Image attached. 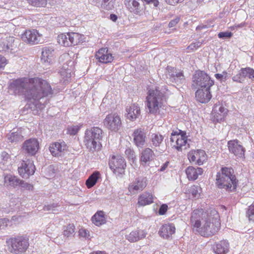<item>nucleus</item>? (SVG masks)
Masks as SVG:
<instances>
[{"mask_svg":"<svg viewBox=\"0 0 254 254\" xmlns=\"http://www.w3.org/2000/svg\"><path fill=\"white\" fill-rule=\"evenodd\" d=\"M10 94L23 95L28 100H33L37 109L42 110L47 101L43 103L41 100L46 97H51L53 91L50 84L42 78H23L13 81L9 85Z\"/></svg>","mask_w":254,"mask_h":254,"instance_id":"obj_1","label":"nucleus"},{"mask_svg":"<svg viewBox=\"0 0 254 254\" xmlns=\"http://www.w3.org/2000/svg\"><path fill=\"white\" fill-rule=\"evenodd\" d=\"M191 227L203 237H209L216 233L220 227L219 215L215 209L203 212L195 209L190 217Z\"/></svg>","mask_w":254,"mask_h":254,"instance_id":"obj_2","label":"nucleus"},{"mask_svg":"<svg viewBox=\"0 0 254 254\" xmlns=\"http://www.w3.org/2000/svg\"><path fill=\"white\" fill-rule=\"evenodd\" d=\"M146 106L149 113L154 115H162L165 112L166 97L158 88H149L146 97Z\"/></svg>","mask_w":254,"mask_h":254,"instance_id":"obj_3","label":"nucleus"},{"mask_svg":"<svg viewBox=\"0 0 254 254\" xmlns=\"http://www.w3.org/2000/svg\"><path fill=\"white\" fill-rule=\"evenodd\" d=\"M234 171L229 168H222L217 173L216 184L219 189H224L228 191H234L237 188L238 180L233 174Z\"/></svg>","mask_w":254,"mask_h":254,"instance_id":"obj_4","label":"nucleus"},{"mask_svg":"<svg viewBox=\"0 0 254 254\" xmlns=\"http://www.w3.org/2000/svg\"><path fill=\"white\" fill-rule=\"evenodd\" d=\"M103 131L99 127H93L86 130L84 143L89 151L94 152L100 149Z\"/></svg>","mask_w":254,"mask_h":254,"instance_id":"obj_5","label":"nucleus"},{"mask_svg":"<svg viewBox=\"0 0 254 254\" xmlns=\"http://www.w3.org/2000/svg\"><path fill=\"white\" fill-rule=\"evenodd\" d=\"M214 84V81L203 71H196L192 78V87L194 88L210 89Z\"/></svg>","mask_w":254,"mask_h":254,"instance_id":"obj_6","label":"nucleus"},{"mask_svg":"<svg viewBox=\"0 0 254 254\" xmlns=\"http://www.w3.org/2000/svg\"><path fill=\"white\" fill-rule=\"evenodd\" d=\"M6 243L10 245L9 252L15 254L23 253L29 246L28 239L23 236L10 238L6 240Z\"/></svg>","mask_w":254,"mask_h":254,"instance_id":"obj_7","label":"nucleus"},{"mask_svg":"<svg viewBox=\"0 0 254 254\" xmlns=\"http://www.w3.org/2000/svg\"><path fill=\"white\" fill-rule=\"evenodd\" d=\"M170 141L174 143L172 144L173 146L179 151H182L190 147L186 132L181 130L173 131L171 133Z\"/></svg>","mask_w":254,"mask_h":254,"instance_id":"obj_8","label":"nucleus"},{"mask_svg":"<svg viewBox=\"0 0 254 254\" xmlns=\"http://www.w3.org/2000/svg\"><path fill=\"white\" fill-rule=\"evenodd\" d=\"M109 165L114 173L119 177L125 174L126 162L123 157L120 155L113 156L109 160Z\"/></svg>","mask_w":254,"mask_h":254,"instance_id":"obj_9","label":"nucleus"},{"mask_svg":"<svg viewBox=\"0 0 254 254\" xmlns=\"http://www.w3.org/2000/svg\"><path fill=\"white\" fill-rule=\"evenodd\" d=\"M103 124L109 130L117 131L122 126V121L117 113L109 114L104 119Z\"/></svg>","mask_w":254,"mask_h":254,"instance_id":"obj_10","label":"nucleus"},{"mask_svg":"<svg viewBox=\"0 0 254 254\" xmlns=\"http://www.w3.org/2000/svg\"><path fill=\"white\" fill-rule=\"evenodd\" d=\"M190 161L195 164L200 166L207 159V156L205 152L201 149L191 150L188 155Z\"/></svg>","mask_w":254,"mask_h":254,"instance_id":"obj_11","label":"nucleus"},{"mask_svg":"<svg viewBox=\"0 0 254 254\" xmlns=\"http://www.w3.org/2000/svg\"><path fill=\"white\" fill-rule=\"evenodd\" d=\"M19 175L23 178H28L29 176L33 175L35 167L32 161L27 159L23 160L18 168Z\"/></svg>","mask_w":254,"mask_h":254,"instance_id":"obj_12","label":"nucleus"},{"mask_svg":"<svg viewBox=\"0 0 254 254\" xmlns=\"http://www.w3.org/2000/svg\"><path fill=\"white\" fill-rule=\"evenodd\" d=\"M228 146L230 152L234 154L238 158L245 157V149L242 143L237 139L229 141Z\"/></svg>","mask_w":254,"mask_h":254,"instance_id":"obj_13","label":"nucleus"},{"mask_svg":"<svg viewBox=\"0 0 254 254\" xmlns=\"http://www.w3.org/2000/svg\"><path fill=\"white\" fill-rule=\"evenodd\" d=\"M41 35L35 29L26 31L21 36L22 40L29 44H38L41 40Z\"/></svg>","mask_w":254,"mask_h":254,"instance_id":"obj_14","label":"nucleus"},{"mask_svg":"<svg viewBox=\"0 0 254 254\" xmlns=\"http://www.w3.org/2000/svg\"><path fill=\"white\" fill-rule=\"evenodd\" d=\"M147 186V179L145 177H139L128 186L129 191L132 194H136L141 191Z\"/></svg>","mask_w":254,"mask_h":254,"instance_id":"obj_15","label":"nucleus"},{"mask_svg":"<svg viewBox=\"0 0 254 254\" xmlns=\"http://www.w3.org/2000/svg\"><path fill=\"white\" fill-rule=\"evenodd\" d=\"M166 76L167 78L171 82L177 83V84L182 83L185 80L184 76L181 71L172 67H168Z\"/></svg>","mask_w":254,"mask_h":254,"instance_id":"obj_16","label":"nucleus"},{"mask_svg":"<svg viewBox=\"0 0 254 254\" xmlns=\"http://www.w3.org/2000/svg\"><path fill=\"white\" fill-rule=\"evenodd\" d=\"M133 141L135 145L142 148L147 143L146 133L141 129H137L134 131L133 133Z\"/></svg>","mask_w":254,"mask_h":254,"instance_id":"obj_17","label":"nucleus"},{"mask_svg":"<svg viewBox=\"0 0 254 254\" xmlns=\"http://www.w3.org/2000/svg\"><path fill=\"white\" fill-rule=\"evenodd\" d=\"M55 51L53 48L45 47L42 49L41 62L46 65H50L53 61Z\"/></svg>","mask_w":254,"mask_h":254,"instance_id":"obj_18","label":"nucleus"},{"mask_svg":"<svg viewBox=\"0 0 254 254\" xmlns=\"http://www.w3.org/2000/svg\"><path fill=\"white\" fill-rule=\"evenodd\" d=\"M39 148V143L36 139L30 138L25 141L23 145V149L27 153L33 155Z\"/></svg>","mask_w":254,"mask_h":254,"instance_id":"obj_19","label":"nucleus"},{"mask_svg":"<svg viewBox=\"0 0 254 254\" xmlns=\"http://www.w3.org/2000/svg\"><path fill=\"white\" fill-rule=\"evenodd\" d=\"M228 110L220 104H216L212 110V115L214 120L217 122L223 120L224 117L227 114Z\"/></svg>","mask_w":254,"mask_h":254,"instance_id":"obj_20","label":"nucleus"},{"mask_svg":"<svg viewBox=\"0 0 254 254\" xmlns=\"http://www.w3.org/2000/svg\"><path fill=\"white\" fill-rule=\"evenodd\" d=\"M107 48H101L96 52L95 57L98 61L103 64H107L111 62L113 60L112 54L108 53Z\"/></svg>","mask_w":254,"mask_h":254,"instance_id":"obj_21","label":"nucleus"},{"mask_svg":"<svg viewBox=\"0 0 254 254\" xmlns=\"http://www.w3.org/2000/svg\"><path fill=\"white\" fill-rule=\"evenodd\" d=\"M49 150L53 156L55 157L61 156L64 151L66 150V145L64 142H55L51 144Z\"/></svg>","mask_w":254,"mask_h":254,"instance_id":"obj_22","label":"nucleus"},{"mask_svg":"<svg viewBox=\"0 0 254 254\" xmlns=\"http://www.w3.org/2000/svg\"><path fill=\"white\" fill-rule=\"evenodd\" d=\"M229 244L226 240L215 243L212 246L213 252L215 254H227L229 251Z\"/></svg>","mask_w":254,"mask_h":254,"instance_id":"obj_23","label":"nucleus"},{"mask_svg":"<svg viewBox=\"0 0 254 254\" xmlns=\"http://www.w3.org/2000/svg\"><path fill=\"white\" fill-rule=\"evenodd\" d=\"M210 89H198L195 92V97L198 101L204 103L208 102L211 98Z\"/></svg>","mask_w":254,"mask_h":254,"instance_id":"obj_24","label":"nucleus"},{"mask_svg":"<svg viewBox=\"0 0 254 254\" xmlns=\"http://www.w3.org/2000/svg\"><path fill=\"white\" fill-rule=\"evenodd\" d=\"M155 156L153 151L150 148H146L142 150L140 155V161L141 164L145 166L147 162L154 159Z\"/></svg>","mask_w":254,"mask_h":254,"instance_id":"obj_25","label":"nucleus"},{"mask_svg":"<svg viewBox=\"0 0 254 254\" xmlns=\"http://www.w3.org/2000/svg\"><path fill=\"white\" fill-rule=\"evenodd\" d=\"M175 230L176 228L173 224H165L160 228L159 234L163 238L168 239L175 233Z\"/></svg>","mask_w":254,"mask_h":254,"instance_id":"obj_26","label":"nucleus"},{"mask_svg":"<svg viewBox=\"0 0 254 254\" xmlns=\"http://www.w3.org/2000/svg\"><path fill=\"white\" fill-rule=\"evenodd\" d=\"M126 111L127 112V118L131 121L137 118L140 114V107L136 103L132 104L129 107H127Z\"/></svg>","mask_w":254,"mask_h":254,"instance_id":"obj_27","label":"nucleus"},{"mask_svg":"<svg viewBox=\"0 0 254 254\" xmlns=\"http://www.w3.org/2000/svg\"><path fill=\"white\" fill-rule=\"evenodd\" d=\"M203 172L201 168H194L192 166L188 167L186 170L188 179L192 181L196 180L199 175H202Z\"/></svg>","mask_w":254,"mask_h":254,"instance_id":"obj_28","label":"nucleus"},{"mask_svg":"<svg viewBox=\"0 0 254 254\" xmlns=\"http://www.w3.org/2000/svg\"><path fill=\"white\" fill-rule=\"evenodd\" d=\"M146 233L142 230H135L126 236V239L130 242H135L146 237Z\"/></svg>","mask_w":254,"mask_h":254,"instance_id":"obj_29","label":"nucleus"},{"mask_svg":"<svg viewBox=\"0 0 254 254\" xmlns=\"http://www.w3.org/2000/svg\"><path fill=\"white\" fill-rule=\"evenodd\" d=\"M73 62L69 61L67 64H64L62 68L60 71V73L65 81H68V79L71 76V72L73 69Z\"/></svg>","mask_w":254,"mask_h":254,"instance_id":"obj_30","label":"nucleus"},{"mask_svg":"<svg viewBox=\"0 0 254 254\" xmlns=\"http://www.w3.org/2000/svg\"><path fill=\"white\" fill-rule=\"evenodd\" d=\"M14 39L13 37H8L0 40V52L12 50Z\"/></svg>","mask_w":254,"mask_h":254,"instance_id":"obj_31","label":"nucleus"},{"mask_svg":"<svg viewBox=\"0 0 254 254\" xmlns=\"http://www.w3.org/2000/svg\"><path fill=\"white\" fill-rule=\"evenodd\" d=\"M153 202L152 194L145 192L142 193L138 197V204L140 206H145Z\"/></svg>","mask_w":254,"mask_h":254,"instance_id":"obj_32","label":"nucleus"},{"mask_svg":"<svg viewBox=\"0 0 254 254\" xmlns=\"http://www.w3.org/2000/svg\"><path fill=\"white\" fill-rule=\"evenodd\" d=\"M93 223L97 226H100L106 223V220L104 212L99 211L96 212L92 217Z\"/></svg>","mask_w":254,"mask_h":254,"instance_id":"obj_33","label":"nucleus"},{"mask_svg":"<svg viewBox=\"0 0 254 254\" xmlns=\"http://www.w3.org/2000/svg\"><path fill=\"white\" fill-rule=\"evenodd\" d=\"M57 40L59 44L63 46H70V33H63L59 35Z\"/></svg>","mask_w":254,"mask_h":254,"instance_id":"obj_34","label":"nucleus"},{"mask_svg":"<svg viewBox=\"0 0 254 254\" xmlns=\"http://www.w3.org/2000/svg\"><path fill=\"white\" fill-rule=\"evenodd\" d=\"M4 183L7 186L16 187L19 185L20 180L15 176L11 175H7L4 177Z\"/></svg>","mask_w":254,"mask_h":254,"instance_id":"obj_35","label":"nucleus"},{"mask_svg":"<svg viewBox=\"0 0 254 254\" xmlns=\"http://www.w3.org/2000/svg\"><path fill=\"white\" fill-rule=\"evenodd\" d=\"M99 175V172L95 171L89 176L86 181V185L88 189L91 188L97 183Z\"/></svg>","mask_w":254,"mask_h":254,"instance_id":"obj_36","label":"nucleus"},{"mask_svg":"<svg viewBox=\"0 0 254 254\" xmlns=\"http://www.w3.org/2000/svg\"><path fill=\"white\" fill-rule=\"evenodd\" d=\"M84 40V35L75 32L70 33V46L76 45L78 43L82 42Z\"/></svg>","mask_w":254,"mask_h":254,"instance_id":"obj_37","label":"nucleus"},{"mask_svg":"<svg viewBox=\"0 0 254 254\" xmlns=\"http://www.w3.org/2000/svg\"><path fill=\"white\" fill-rule=\"evenodd\" d=\"M163 136L160 134L153 133L150 137V141L153 146L159 147L163 140Z\"/></svg>","mask_w":254,"mask_h":254,"instance_id":"obj_38","label":"nucleus"},{"mask_svg":"<svg viewBox=\"0 0 254 254\" xmlns=\"http://www.w3.org/2000/svg\"><path fill=\"white\" fill-rule=\"evenodd\" d=\"M131 4L132 5L129 8V11L135 14L140 15L142 12L139 3L136 0H133Z\"/></svg>","mask_w":254,"mask_h":254,"instance_id":"obj_39","label":"nucleus"},{"mask_svg":"<svg viewBox=\"0 0 254 254\" xmlns=\"http://www.w3.org/2000/svg\"><path fill=\"white\" fill-rule=\"evenodd\" d=\"M7 139L9 142H17L23 140V136L17 132H13L7 135Z\"/></svg>","mask_w":254,"mask_h":254,"instance_id":"obj_40","label":"nucleus"},{"mask_svg":"<svg viewBox=\"0 0 254 254\" xmlns=\"http://www.w3.org/2000/svg\"><path fill=\"white\" fill-rule=\"evenodd\" d=\"M75 227L73 224H68L64 231V235L65 237H70L74 235Z\"/></svg>","mask_w":254,"mask_h":254,"instance_id":"obj_41","label":"nucleus"},{"mask_svg":"<svg viewBox=\"0 0 254 254\" xmlns=\"http://www.w3.org/2000/svg\"><path fill=\"white\" fill-rule=\"evenodd\" d=\"M114 1L113 0H103L101 6L105 10H111L114 8Z\"/></svg>","mask_w":254,"mask_h":254,"instance_id":"obj_42","label":"nucleus"},{"mask_svg":"<svg viewBox=\"0 0 254 254\" xmlns=\"http://www.w3.org/2000/svg\"><path fill=\"white\" fill-rule=\"evenodd\" d=\"M28 2L34 6L44 7L46 5L47 0H27Z\"/></svg>","mask_w":254,"mask_h":254,"instance_id":"obj_43","label":"nucleus"},{"mask_svg":"<svg viewBox=\"0 0 254 254\" xmlns=\"http://www.w3.org/2000/svg\"><path fill=\"white\" fill-rule=\"evenodd\" d=\"M190 191L193 197L198 198L200 196L202 190L201 188L199 186L194 185L191 187Z\"/></svg>","mask_w":254,"mask_h":254,"instance_id":"obj_44","label":"nucleus"},{"mask_svg":"<svg viewBox=\"0 0 254 254\" xmlns=\"http://www.w3.org/2000/svg\"><path fill=\"white\" fill-rule=\"evenodd\" d=\"M79 128L80 127L77 125L69 127L67 128V133L70 135H75L77 133Z\"/></svg>","mask_w":254,"mask_h":254,"instance_id":"obj_45","label":"nucleus"},{"mask_svg":"<svg viewBox=\"0 0 254 254\" xmlns=\"http://www.w3.org/2000/svg\"><path fill=\"white\" fill-rule=\"evenodd\" d=\"M58 205L54 203L45 206L44 207V210L45 211H51L54 213H56L57 211H58Z\"/></svg>","mask_w":254,"mask_h":254,"instance_id":"obj_46","label":"nucleus"},{"mask_svg":"<svg viewBox=\"0 0 254 254\" xmlns=\"http://www.w3.org/2000/svg\"><path fill=\"white\" fill-rule=\"evenodd\" d=\"M247 214L250 220H254V202L249 206Z\"/></svg>","mask_w":254,"mask_h":254,"instance_id":"obj_47","label":"nucleus"},{"mask_svg":"<svg viewBox=\"0 0 254 254\" xmlns=\"http://www.w3.org/2000/svg\"><path fill=\"white\" fill-rule=\"evenodd\" d=\"M19 186L22 188L29 190H32L33 189V185L22 180H20V183H19Z\"/></svg>","mask_w":254,"mask_h":254,"instance_id":"obj_48","label":"nucleus"},{"mask_svg":"<svg viewBox=\"0 0 254 254\" xmlns=\"http://www.w3.org/2000/svg\"><path fill=\"white\" fill-rule=\"evenodd\" d=\"M232 79L234 81L239 83H243L245 80V79L242 76L240 71H239L237 74L233 76Z\"/></svg>","mask_w":254,"mask_h":254,"instance_id":"obj_49","label":"nucleus"},{"mask_svg":"<svg viewBox=\"0 0 254 254\" xmlns=\"http://www.w3.org/2000/svg\"><path fill=\"white\" fill-rule=\"evenodd\" d=\"M233 35V34L231 32H220L218 34V36L219 38L221 39H228L230 38Z\"/></svg>","mask_w":254,"mask_h":254,"instance_id":"obj_50","label":"nucleus"},{"mask_svg":"<svg viewBox=\"0 0 254 254\" xmlns=\"http://www.w3.org/2000/svg\"><path fill=\"white\" fill-rule=\"evenodd\" d=\"M202 44V41H197L195 43H193L188 46V49L192 51L195 50L198 48L200 47Z\"/></svg>","mask_w":254,"mask_h":254,"instance_id":"obj_51","label":"nucleus"},{"mask_svg":"<svg viewBox=\"0 0 254 254\" xmlns=\"http://www.w3.org/2000/svg\"><path fill=\"white\" fill-rule=\"evenodd\" d=\"M1 158L2 159V162L3 164L6 163L10 159V156L9 154L6 152H2L1 154Z\"/></svg>","mask_w":254,"mask_h":254,"instance_id":"obj_52","label":"nucleus"},{"mask_svg":"<svg viewBox=\"0 0 254 254\" xmlns=\"http://www.w3.org/2000/svg\"><path fill=\"white\" fill-rule=\"evenodd\" d=\"M250 67H247V68H242L240 70L242 73V76L244 77V79L247 76H248L249 77V74H250Z\"/></svg>","mask_w":254,"mask_h":254,"instance_id":"obj_53","label":"nucleus"},{"mask_svg":"<svg viewBox=\"0 0 254 254\" xmlns=\"http://www.w3.org/2000/svg\"><path fill=\"white\" fill-rule=\"evenodd\" d=\"M168 206L166 204H162L159 208L158 212L160 215H164L167 211Z\"/></svg>","mask_w":254,"mask_h":254,"instance_id":"obj_54","label":"nucleus"},{"mask_svg":"<svg viewBox=\"0 0 254 254\" xmlns=\"http://www.w3.org/2000/svg\"><path fill=\"white\" fill-rule=\"evenodd\" d=\"M79 235L80 236L84 238H87L89 235L88 231L85 229H80L79 231Z\"/></svg>","mask_w":254,"mask_h":254,"instance_id":"obj_55","label":"nucleus"},{"mask_svg":"<svg viewBox=\"0 0 254 254\" xmlns=\"http://www.w3.org/2000/svg\"><path fill=\"white\" fill-rule=\"evenodd\" d=\"M180 21V18L177 17L174 19L172 20L169 23L168 26L169 27H173L175 26Z\"/></svg>","mask_w":254,"mask_h":254,"instance_id":"obj_56","label":"nucleus"},{"mask_svg":"<svg viewBox=\"0 0 254 254\" xmlns=\"http://www.w3.org/2000/svg\"><path fill=\"white\" fill-rule=\"evenodd\" d=\"M125 154L128 158H133L134 156V151L130 148H127L125 151Z\"/></svg>","mask_w":254,"mask_h":254,"instance_id":"obj_57","label":"nucleus"},{"mask_svg":"<svg viewBox=\"0 0 254 254\" xmlns=\"http://www.w3.org/2000/svg\"><path fill=\"white\" fill-rule=\"evenodd\" d=\"M6 64V59L5 58L0 55V70Z\"/></svg>","mask_w":254,"mask_h":254,"instance_id":"obj_58","label":"nucleus"},{"mask_svg":"<svg viewBox=\"0 0 254 254\" xmlns=\"http://www.w3.org/2000/svg\"><path fill=\"white\" fill-rule=\"evenodd\" d=\"M184 0H166V1L171 5H174L176 3H178L179 2H182Z\"/></svg>","mask_w":254,"mask_h":254,"instance_id":"obj_59","label":"nucleus"},{"mask_svg":"<svg viewBox=\"0 0 254 254\" xmlns=\"http://www.w3.org/2000/svg\"><path fill=\"white\" fill-rule=\"evenodd\" d=\"M169 162H166L164 164H163L162 166H161L160 168L159 169V171L160 172H163L166 170V169L168 167L169 165Z\"/></svg>","mask_w":254,"mask_h":254,"instance_id":"obj_60","label":"nucleus"},{"mask_svg":"<svg viewBox=\"0 0 254 254\" xmlns=\"http://www.w3.org/2000/svg\"><path fill=\"white\" fill-rule=\"evenodd\" d=\"M244 26V24L243 23H241L239 24H235L232 26H231L230 27V29L232 30H234L236 29H237L238 28H242Z\"/></svg>","mask_w":254,"mask_h":254,"instance_id":"obj_61","label":"nucleus"},{"mask_svg":"<svg viewBox=\"0 0 254 254\" xmlns=\"http://www.w3.org/2000/svg\"><path fill=\"white\" fill-rule=\"evenodd\" d=\"M250 74H249V78H254V70L250 67Z\"/></svg>","mask_w":254,"mask_h":254,"instance_id":"obj_62","label":"nucleus"},{"mask_svg":"<svg viewBox=\"0 0 254 254\" xmlns=\"http://www.w3.org/2000/svg\"><path fill=\"white\" fill-rule=\"evenodd\" d=\"M110 19L114 22H115L118 18L117 16L114 14H111L110 16Z\"/></svg>","mask_w":254,"mask_h":254,"instance_id":"obj_63","label":"nucleus"},{"mask_svg":"<svg viewBox=\"0 0 254 254\" xmlns=\"http://www.w3.org/2000/svg\"><path fill=\"white\" fill-rule=\"evenodd\" d=\"M151 4H153L154 7H157L159 4V2L157 0H153Z\"/></svg>","mask_w":254,"mask_h":254,"instance_id":"obj_64","label":"nucleus"}]
</instances>
